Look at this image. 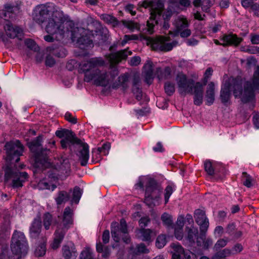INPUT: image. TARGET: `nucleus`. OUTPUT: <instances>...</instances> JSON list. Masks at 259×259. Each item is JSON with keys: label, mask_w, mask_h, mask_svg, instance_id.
Returning a JSON list of instances; mask_svg holds the SVG:
<instances>
[{"label": "nucleus", "mask_w": 259, "mask_h": 259, "mask_svg": "<svg viewBox=\"0 0 259 259\" xmlns=\"http://www.w3.org/2000/svg\"><path fill=\"white\" fill-rule=\"evenodd\" d=\"M6 156L4 171V182L13 189H20L28 181L29 175L26 171H21L23 164H19L20 157L22 155L24 146L19 140L7 142L5 145Z\"/></svg>", "instance_id": "f257e3e1"}, {"label": "nucleus", "mask_w": 259, "mask_h": 259, "mask_svg": "<svg viewBox=\"0 0 259 259\" xmlns=\"http://www.w3.org/2000/svg\"><path fill=\"white\" fill-rule=\"evenodd\" d=\"M33 19L39 24L46 23L45 29L50 34L44 36L46 41L53 42L54 38L52 35L54 34H64V23L67 18L63 11L53 3L37 6L34 10Z\"/></svg>", "instance_id": "f03ea898"}, {"label": "nucleus", "mask_w": 259, "mask_h": 259, "mask_svg": "<svg viewBox=\"0 0 259 259\" xmlns=\"http://www.w3.org/2000/svg\"><path fill=\"white\" fill-rule=\"evenodd\" d=\"M231 89H232L235 98H240L243 103L254 101L255 91L259 89V66L256 67L252 79L247 81L244 83L243 90L242 83L240 80L232 78L225 81L220 91V99L222 103L224 105H226L230 100Z\"/></svg>", "instance_id": "7ed1b4c3"}, {"label": "nucleus", "mask_w": 259, "mask_h": 259, "mask_svg": "<svg viewBox=\"0 0 259 259\" xmlns=\"http://www.w3.org/2000/svg\"><path fill=\"white\" fill-rule=\"evenodd\" d=\"M171 3L164 11V0H145L140 2L139 5L145 8H149L150 12V21H147V31L149 34L154 31L155 24H160L164 29L169 27V21L175 12L176 4H179L184 7L190 5L189 0H171Z\"/></svg>", "instance_id": "20e7f679"}, {"label": "nucleus", "mask_w": 259, "mask_h": 259, "mask_svg": "<svg viewBox=\"0 0 259 259\" xmlns=\"http://www.w3.org/2000/svg\"><path fill=\"white\" fill-rule=\"evenodd\" d=\"M101 58H94L82 62L79 68L84 73V81L87 82L94 79L95 84L99 86L106 87L109 81L118 75V70L113 69L110 72H102L100 69L104 65Z\"/></svg>", "instance_id": "39448f33"}, {"label": "nucleus", "mask_w": 259, "mask_h": 259, "mask_svg": "<svg viewBox=\"0 0 259 259\" xmlns=\"http://www.w3.org/2000/svg\"><path fill=\"white\" fill-rule=\"evenodd\" d=\"M55 135L59 138L62 139L60 143L63 149L67 148L70 143L80 145L81 149L77 155L80 160V164L82 166H85L87 164L89 158V147L88 144L82 143L75 136L73 132L66 128H61L56 131Z\"/></svg>", "instance_id": "423d86ee"}, {"label": "nucleus", "mask_w": 259, "mask_h": 259, "mask_svg": "<svg viewBox=\"0 0 259 259\" xmlns=\"http://www.w3.org/2000/svg\"><path fill=\"white\" fill-rule=\"evenodd\" d=\"M177 81L180 94H194V104L197 106L202 104L203 98V85L200 82L195 83L193 79H188L185 75L178 74Z\"/></svg>", "instance_id": "0eeeda50"}, {"label": "nucleus", "mask_w": 259, "mask_h": 259, "mask_svg": "<svg viewBox=\"0 0 259 259\" xmlns=\"http://www.w3.org/2000/svg\"><path fill=\"white\" fill-rule=\"evenodd\" d=\"M42 137L39 136L34 140L27 143V145L30 150L33 153L35 158V165L38 166V164L45 165L48 161V155L50 152L49 149L42 148L41 142Z\"/></svg>", "instance_id": "6e6552de"}, {"label": "nucleus", "mask_w": 259, "mask_h": 259, "mask_svg": "<svg viewBox=\"0 0 259 259\" xmlns=\"http://www.w3.org/2000/svg\"><path fill=\"white\" fill-rule=\"evenodd\" d=\"M11 250L17 259L25 256L28 251V244L23 233L15 230L11 239Z\"/></svg>", "instance_id": "1a4fd4ad"}, {"label": "nucleus", "mask_w": 259, "mask_h": 259, "mask_svg": "<svg viewBox=\"0 0 259 259\" xmlns=\"http://www.w3.org/2000/svg\"><path fill=\"white\" fill-rule=\"evenodd\" d=\"M161 191V189L156 181L153 179H150L146 187L145 203L151 208L157 205Z\"/></svg>", "instance_id": "9d476101"}, {"label": "nucleus", "mask_w": 259, "mask_h": 259, "mask_svg": "<svg viewBox=\"0 0 259 259\" xmlns=\"http://www.w3.org/2000/svg\"><path fill=\"white\" fill-rule=\"evenodd\" d=\"M73 210L69 207H66L64 210L62 217H58V220L55 222L57 225L56 231L65 234L68 230L73 225Z\"/></svg>", "instance_id": "9b49d317"}, {"label": "nucleus", "mask_w": 259, "mask_h": 259, "mask_svg": "<svg viewBox=\"0 0 259 259\" xmlns=\"http://www.w3.org/2000/svg\"><path fill=\"white\" fill-rule=\"evenodd\" d=\"M92 35L87 34L85 30L81 27H76L73 29L71 33V38L73 41L76 43L81 47V46H88L93 44L92 37H94V33L91 32Z\"/></svg>", "instance_id": "f8f14e48"}, {"label": "nucleus", "mask_w": 259, "mask_h": 259, "mask_svg": "<svg viewBox=\"0 0 259 259\" xmlns=\"http://www.w3.org/2000/svg\"><path fill=\"white\" fill-rule=\"evenodd\" d=\"M174 25L175 30L174 32V36L179 35L182 38L188 37L191 34V31L189 29V23L187 18L183 16L178 17L174 21Z\"/></svg>", "instance_id": "ddd939ff"}, {"label": "nucleus", "mask_w": 259, "mask_h": 259, "mask_svg": "<svg viewBox=\"0 0 259 259\" xmlns=\"http://www.w3.org/2000/svg\"><path fill=\"white\" fill-rule=\"evenodd\" d=\"M178 44L177 41L170 42L168 37L161 36L152 41V48L155 51L167 52L171 50Z\"/></svg>", "instance_id": "4468645a"}, {"label": "nucleus", "mask_w": 259, "mask_h": 259, "mask_svg": "<svg viewBox=\"0 0 259 259\" xmlns=\"http://www.w3.org/2000/svg\"><path fill=\"white\" fill-rule=\"evenodd\" d=\"M111 233L113 240L119 242L123 234H127L128 230L126 221L121 219L120 224L116 222H113L111 225Z\"/></svg>", "instance_id": "2eb2a0df"}, {"label": "nucleus", "mask_w": 259, "mask_h": 259, "mask_svg": "<svg viewBox=\"0 0 259 259\" xmlns=\"http://www.w3.org/2000/svg\"><path fill=\"white\" fill-rule=\"evenodd\" d=\"M223 41V43L220 42L217 39H214V42L217 45H222L224 47L228 46H238L242 41V38L237 37L236 34L230 33L229 34H225L221 39Z\"/></svg>", "instance_id": "dca6fc26"}, {"label": "nucleus", "mask_w": 259, "mask_h": 259, "mask_svg": "<svg viewBox=\"0 0 259 259\" xmlns=\"http://www.w3.org/2000/svg\"><path fill=\"white\" fill-rule=\"evenodd\" d=\"M194 218L196 223L199 226L200 229L208 230L209 221L204 211L200 209L195 210Z\"/></svg>", "instance_id": "f3484780"}, {"label": "nucleus", "mask_w": 259, "mask_h": 259, "mask_svg": "<svg viewBox=\"0 0 259 259\" xmlns=\"http://www.w3.org/2000/svg\"><path fill=\"white\" fill-rule=\"evenodd\" d=\"M6 23L4 25V29L7 36L10 38H18L21 39L22 36V30L18 26L14 27L10 21H6Z\"/></svg>", "instance_id": "a211bd4d"}, {"label": "nucleus", "mask_w": 259, "mask_h": 259, "mask_svg": "<svg viewBox=\"0 0 259 259\" xmlns=\"http://www.w3.org/2000/svg\"><path fill=\"white\" fill-rule=\"evenodd\" d=\"M132 54L131 51H127V49H124L111 53L109 55L108 59L112 64H117L122 60H125L128 55Z\"/></svg>", "instance_id": "6ab92c4d"}, {"label": "nucleus", "mask_w": 259, "mask_h": 259, "mask_svg": "<svg viewBox=\"0 0 259 259\" xmlns=\"http://www.w3.org/2000/svg\"><path fill=\"white\" fill-rule=\"evenodd\" d=\"M41 221L40 218H35L29 228V234L31 238L36 239L38 237L41 231Z\"/></svg>", "instance_id": "aec40b11"}, {"label": "nucleus", "mask_w": 259, "mask_h": 259, "mask_svg": "<svg viewBox=\"0 0 259 259\" xmlns=\"http://www.w3.org/2000/svg\"><path fill=\"white\" fill-rule=\"evenodd\" d=\"M47 51L49 53L59 58L65 57L67 55V51L65 49L57 45H53L47 48Z\"/></svg>", "instance_id": "412c9836"}, {"label": "nucleus", "mask_w": 259, "mask_h": 259, "mask_svg": "<svg viewBox=\"0 0 259 259\" xmlns=\"http://www.w3.org/2000/svg\"><path fill=\"white\" fill-rule=\"evenodd\" d=\"M62 253L65 259H75L77 255L76 249L73 244L63 246Z\"/></svg>", "instance_id": "4be33fe9"}, {"label": "nucleus", "mask_w": 259, "mask_h": 259, "mask_svg": "<svg viewBox=\"0 0 259 259\" xmlns=\"http://www.w3.org/2000/svg\"><path fill=\"white\" fill-rule=\"evenodd\" d=\"M128 75L123 74L119 76L117 80L113 83L112 88L116 89L119 87L122 88V90L124 91L128 88Z\"/></svg>", "instance_id": "5701e85b"}, {"label": "nucleus", "mask_w": 259, "mask_h": 259, "mask_svg": "<svg viewBox=\"0 0 259 259\" xmlns=\"http://www.w3.org/2000/svg\"><path fill=\"white\" fill-rule=\"evenodd\" d=\"M206 104L211 105L214 101V84L213 82L208 83L205 95Z\"/></svg>", "instance_id": "b1692460"}, {"label": "nucleus", "mask_w": 259, "mask_h": 259, "mask_svg": "<svg viewBox=\"0 0 259 259\" xmlns=\"http://www.w3.org/2000/svg\"><path fill=\"white\" fill-rule=\"evenodd\" d=\"M137 237L144 241H151L152 231L151 229L141 228L136 231Z\"/></svg>", "instance_id": "393cba45"}, {"label": "nucleus", "mask_w": 259, "mask_h": 259, "mask_svg": "<svg viewBox=\"0 0 259 259\" xmlns=\"http://www.w3.org/2000/svg\"><path fill=\"white\" fill-rule=\"evenodd\" d=\"M193 5L195 7H198L201 6L202 10L205 12H208L209 8L212 6L213 3L210 0H194Z\"/></svg>", "instance_id": "a878e982"}, {"label": "nucleus", "mask_w": 259, "mask_h": 259, "mask_svg": "<svg viewBox=\"0 0 259 259\" xmlns=\"http://www.w3.org/2000/svg\"><path fill=\"white\" fill-rule=\"evenodd\" d=\"M5 12L4 14L5 20L8 21L7 18L13 19L15 17V11L18 10L17 7L13 6L10 4L5 5Z\"/></svg>", "instance_id": "bb28decb"}, {"label": "nucleus", "mask_w": 259, "mask_h": 259, "mask_svg": "<svg viewBox=\"0 0 259 259\" xmlns=\"http://www.w3.org/2000/svg\"><path fill=\"white\" fill-rule=\"evenodd\" d=\"M43 225L46 230L50 229L52 225L56 224L53 219V216L49 212H46L42 217Z\"/></svg>", "instance_id": "cd10ccee"}, {"label": "nucleus", "mask_w": 259, "mask_h": 259, "mask_svg": "<svg viewBox=\"0 0 259 259\" xmlns=\"http://www.w3.org/2000/svg\"><path fill=\"white\" fill-rule=\"evenodd\" d=\"M65 235V234L61 233V232H58V231H55V237L54 238L53 242L51 245L52 248L53 249H56L60 246L61 243L62 242V240L64 238Z\"/></svg>", "instance_id": "c85d7f7f"}, {"label": "nucleus", "mask_w": 259, "mask_h": 259, "mask_svg": "<svg viewBox=\"0 0 259 259\" xmlns=\"http://www.w3.org/2000/svg\"><path fill=\"white\" fill-rule=\"evenodd\" d=\"M100 18L106 23L108 24H111L113 26H117L119 24V21L115 17L110 14H102L100 16Z\"/></svg>", "instance_id": "c756f323"}, {"label": "nucleus", "mask_w": 259, "mask_h": 259, "mask_svg": "<svg viewBox=\"0 0 259 259\" xmlns=\"http://www.w3.org/2000/svg\"><path fill=\"white\" fill-rule=\"evenodd\" d=\"M156 73L159 79H167L170 75L171 69L169 67H166L162 71L161 68L158 67L156 68Z\"/></svg>", "instance_id": "7c9ffc66"}, {"label": "nucleus", "mask_w": 259, "mask_h": 259, "mask_svg": "<svg viewBox=\"0 0 259 259\" xmlns=\"http://www.w3.org/2000/svg\"><path fill=\"white\" fill-rule=\"evenodd\" d=\"M70 198V195L65 191H61L58 193V196L55 200L58 205H61L63 203L68 201Z\"/></svg>", "instance_id": "2f4dec72"}, {"label": "nucleus", "mask_w": 259, "mask_h": 259, "mask_svg": "<svg viewBox=\"0 0 259 259\" xmlns=\"http://www.w3.org/2000/svg\"><path fill=\"white\" fill-rule=\"evenodd\" d=\"M175 250L179 252H182L185 259H197L195 254L189 250L185 251L183 247L181 245H177Z\"/></svg>", "instance_id": "473e14b6"}, {"label": "nucleus", "mask_w": 259, "mask_h": 259, "mask_svg": "<svg viewBox=\"0 0 259 259\" xmlns=\"http://www.w3.org/2000/svg\"><path fill=\"white\" fill-rule=\"evenodd\" d=\"M94 35L98 36V38L101 39L102 42L106 41L109 36L108 31L107 28H102L95 30Z\"/></svg>", "instance_id": "72a5a7b5"}, {"label": "nucleus", "mask_w": 259, "mask_h": 259, "mask_svg": "<svg viewBox=\"0 0 259 259\" xmlns=\"http://www.w3.org/2000/svg\"><path fill=\"white\" fill-rule=\"evenodd\" d=\"M46 252V245L45 242H43L38 244L34 251V254L35 256L41 257L45 255Z\"/></svg>", "instance_id": "f704fd0d"}, {"label": "nucleus", "mask_w": 259, "mask_h": 259, "mask_svg": "<svg viewBox=\"0 0 259 259\" xmlns=\"http://www.w3.org/2000/svg\"><path fill=\"white\" fill-rule=\"evenodd\" d=\"M161 220L163 224L168 228H174L173 221L170 215L164 213L161 217Z\"/></svg>", "instance_id": "c9c22d12"}, {"label": "nucleus", "mask_w": 259, "mask_h": 259, "mask_svg": "<svg viewBox=\"0 0 259 259\" xmlns=\"http://www.w3.org/2000/svg\"><path fill=\"white\" fill-rule=\"evenodd\" d=\"M198 235V231L197 228H192L189 229L187 239L191 244L195 243L196 236H197Z\"/></svg>", "instance_id": "e433bc0d"}, {"label": "nucleus", "mask_w": 259, "mask_h": 259, "mask_svg": "<svg viewBox=\"0 0 259 259\" xmlns=\"http://www.w3.org/2000/svg\"><path fill=\"white\" fill-rule=\"evenodd\" d=\"M123 25L132 31L140 29L139 25L137 22L131 20H122Z\"/></svg>", "instance_id": "4c0bfd02"}, {"label": "nucleus", "mask_w": 259, "mask_h": 259, "mask_svg": "<svg viewBox=\"0 0 259 259\" xmlns=\"http://www.w3.org/2000/svg\"><path fill=\"white\" fill-rule=\"evenodd\" d=\"M242 177L244 178L243 184L247 188H250L253 186L252 182L254 181L252 178L246 172H242Z\"/></svg>", "instance_id": "58836bf2"}, {"label": "nucleus", "mask_w": 259, "mask_h": 259, "mask_svg": "<svg viewBox=\"0 0 259 259\" xmlns=\"http://www.w3.org/2000/svg\"><path fill=\"white\" fill-rule=\"evenodd\" d=\"M166 238L165 235H160L156 239L155 245L158 248L163 247L166 243Z\"/></svg>", "instance_id": "ea45409f"}, {"label": "nucleus", "mask_w": 259, "mask_h": 259, "mask_svg": "<svg viewBox=\"0 0 259 259\" xmlns=\"http://www.w3.org/2000/svg\"><path fill=\"white\" fill-rule=\"evenodd\" d=\"M82 194V190L78 186H75L73 192L72 201L78 203Z\"/></svg>", "instance_id": "a19ab883"}, {"label": "nucleus", "mask_w": 259, "mask_h": 259, "mask_svg": "<svg viewBox=\"0 0 259 259\" xmlns=\"http://www.w3.org/2000/svg\"><path fill=\"white\" fill-rule=\"evenodd\" d=\"M200 233L199 236L198 235L196 236V244L198 246H202L204 241L205 239L206 233L207 230L200 229Z\"/></svg>", "instance_id": "79ce46f5"}, {"label": "nucleus", "mask_w": 259, "mask_h": 259, "mask_svg": "<svg viewBox=\"0 0 259 259\" xmlns=\"http://www.w3.org/2000/svg\"><path fill=\"white\" fill-rule=\"evenodd\" d=\"M164 90L166 94L168 96H171L175 92V84L168 81L165 82Z\"/></svg>", "instance_id": "37998d69"}, {"label": "nucleus", "mask_w": 259, "mask_h": 259, "mask_svg": "<svg viewBox=\"0 0 259 259\" xmlns=\"http://www.w3.org/2000/svg\"><path fill=\"white\" fill-rule=\"evenodd\" d=\"M110 148V144L109 143H104L101 147H99L97 150H93V153L95 152L103 153L104 155H107L108 153V150Z\"/></svg>", "instance_id": "c03bdc74"}, {"label": "nucleus", "mask_w": 259, "mask_h": 259, "mask_svg": "<svg viewBox=\"0 0 259 259\" xmlns=\"http://www.w3.org/2000/svg\"><path fill=\"white\" fill-rule=\"evenodd\" d=\"M80 259H93L92 253L90 248H85L83 250L79 256Z\"/></svg>", "instance_id": "a18cd8bd"}, {"label": "nucleus", "mask_w": 259, "mask_h": 259, "mask_svg": "<svg viewBox=\"0 0 259 259\" xmlns=\"http://www.w3.org/2000/svg\"><path fill=\"white\" fill-rule=\"evenodd\" d=\"M25 44L30 50H33L35 52H37L39 50L38 46L32 39H26L25 40Z\"/></svg>", "instance_id": "49530a36"}, {"label": "nucleus", "mask_w": 259, "mask_h": 259, "mask_svg": "<svg viewBox=\"0 0 259 259\" xmlns=\"http://www.w3.org/2000/svg\"><path fill=\"white\" fill-rule=\"evenodd\" d=\"M228 242V239H225L224 238L219 239L215 244L213 247V249L215 251H218L221 248L225 247L227 245Z\"/></svg>", "instance_id": "de8ad7c7"}, {"label": "nucleus", "mask_w": 259, "mask_h": 259, "mask_svg": "<svg viewBox=\"0 0 259 259\" xmlns=\"http://www.w3.org/2000/svg\"><path fill=\"white\" fill-rule=\"evenodd\" d=\"M174 192V189L171 185H168L165 189L164 193V200L165 204L168 202L169 198L170 195Z\"/></svg>", "instance_id": "09e8293b"}, {"label": "nucleus", "mask_w": 259, "mask_h": 259, "mask_svg": "<svg viewBox=\"0 0 259 259\" xmlns=\"http://www.w3.org/2000/svg\"><path fill=\"white\" fill-rule=\"evenodd\" d=\"M153 77V70L145 71V81L147 84H150L152 83Z\"/></svg>", "instance_id": "8fccbe9b"}, {"label": "nucleus", "mask_w": 259, "mask_h": 259, "mask_svg": "<svg viewBox=\"0 0 259 259\" xmlns=\"http://www.w3.org/2000/svg\"><path fill=\"white\" fill-rule=\"evenodd\" d=\"M132 92L138 101H140L142 99L143 93L141 87L132 88Z\"/></svg>", "instance_id": "3c124183"}, {"label": "nucleus", "mask_w": 259, "mask_h": 259, "mask_svg": "<svg viewBox=\"0 0 259 259\" xmlns=\"http://www.w3.org/2000/svg\"><path fill=\"white\" fill-rule=\"evenodd\" d=\"M149 252L148 249L146 248L144 243L139 244L135 250V253H147Z\"/></svg>", "instance_id": "603ef678"}, {"label": "nucleus", "mask_w": 259, "mask_h": 259, "mask_svg": "<svg viewBox=\"0 0 259 259\" xmlns=\"http://www.w3.org/2000/svg\"><path fill=\"white\" fill-rule=\"evenodd\" d=\"M236 230L235 224L234 223H231L228 224L226 228V232L231 236L234 234Z\"/></svg>", "instance_id": "864d4df0"}, {"label": "nucleus", "mask_w": 259, "mask_h": 259, "mask_svg": "<svg viewBox=\"0 0 259 259\" xmlns=\"http://www.w3.org/2000/svg\"><path fill=\"white\" fill-rule=\"evenodd\" d=\"M204 168L205 170L209 175L212 176L214 175V169L210 161H206L204 163Z\"/></svg>", "instance_id": "5fc2aeb1"}, {"label": "nucleus", "mask_w": 259, "mask_h": 259, "mask_svg": "<svg viewBox=\"0 0 259 259\" xmlns=\"http://www.w3.org/2000/svg\"><path fill=\"white\" fill-rule=\"evenodd\" d=\"M137 39H138V36L137 35H125L123 39L121 41V46H123L128 40Z\"/></svg>", "instance_id": "6e6d98bb"}, {"label": "nucleus", "mask_w": 259, "mask_h": 259, "mask_svg": "<svg viewBox=\"0 0 259 259\" xmlns=\"http://www.w3.org/2000/svg\"><path fill=\"white\" fill-rule=\"evenodd\" d=\"M232 254V252L231 249H229L228 248H225L221 251H218L215 254L217 255H219L220 257L225 258L226 256L229 255L230 254Z\"/></svg>", "instance_id": "4d7b16f0"}, {"label": "nucleus", "mask_w": 259, "mask_h": 259, "mask_svg": "<svg viewBox=\"0 0 259 259\" xmlns=\"http://www.w3.org/2000/svg\"><path fill=\"white\" fill-rule=\"evenodd\" d=\"M243 249V247L241 244L237 243L235 244L231 249L232 254L238 253L241 252Z\"/></svg>", "instance_id": "13d9d810"}, {"label": "nucleus", "mask_w": 259, "mask_h": 259, "mask_svg": "<svg viewBox=\"0 0 259 259\" xmlns=\"http://www.w3.org/2000/svg\"><path fill=\"white\" fill-rule=\"evenodd\" d=\"M60 165L59 166L60 169H64L67 170L70 168V164L68 159H61L60 160Z\"/></svg>", "instance_id": "bf43d9fd"}, {"label": "nucleus", "mask_w": 259, "mask_h": 259, "mask_svg": "<svg viewBox=\"0 0 259 259\" xmlns=\"http://www.w3.org/2000/svg\"><path fill=\"white\" fill-rule=\"evenodd\" d=\"M150 221V220L148 217H145L141 218L139 220V225L142 228H144L146 227Z\"/></svg>", "instance_id": "052dcab7"}, {"label": "nucleus", "mask_w": 259, "mask_h": 259, "mask_svg": "<svg viewBox=\"0 0 259 259\" xmlns=\"http://www.w3.org/2000/svg\"><path fill=\"white\" fill-rule=\"evenodd\" d=\"M51 55H52L49 53L46 59V65L49 67H52L55 63V61Z\"/></svg>", "instance_id": "680f3d73"}, {"label": "nucleus", "mask_w": 259, "mask_h": 259, "mask_svg": "<svg viewBox=\"0 0 259 259\" xmlns=\"http://www.w3.org/2000/svg\"><path fill=\"white\" fill-rule=\"evenodd\" d=\"M213 72V70L211 68H208L204 73V84L205 85L208 81V79L210 76H211Z\"/></svg>", "instance_id": "e2e57ef3"}, {"label": "nucleus", "mask_w": 259, "mask_h": 259, "mask_svg": "<svg viewBox=\"0 0 259 259\" xmlns=\"http://www.w3.org/2000/svg\"><path fill=\"white\" fill-rule=\"evenodd\" d=\"M140 62L141 58L139 56H134L131 59L130 64L132 66H136L140 64Z\"/></svg>", "instance_id": "0e129e2a"}, {"label": "nucleus", "mask_w": 259, "mask_h": 259, "mask_svg": "<svg viewBox=\"0 0 259 259\" xmlns=\"http://www.w3.org/2000/svg\"><path fill=\"white\" fill-rule=\"evenodd\" d=\"M175 229V235L176 238L178 240H181L183 237V229L174 228Z\"/></svg>", "instance_id": "69168bd1"}, {"label": "nucleus", "mask_w": 259, "mask_h": 259, "mask_svg": "<svg viewBox=\"0 0 259 259\" xmlns=\"http://www.w3.org/2000/svg\"><path fill=\"white\" fill-rule=\"evenodd\" d=\"M255 3L253 2V0H241V5L245 9L250 7Z\"/></svg>", "instance_id": "338daca9"}, {"label": "nucleus", "mask_w": 259, "mask_h": 259, "mask_svg": "<svg viewBox=\"0 0 259 259\" xmlns=\"http://www.w3.org/2000/svg\"><path fill=\"white\" fill-rule=\"evenodd\" d=\"M110 238V233L109 231L107 230H105L103 232L102 235V240L104 244H106L109 242Z\"/></svg>", "instance_id": "774afa93"}]
</instances>
